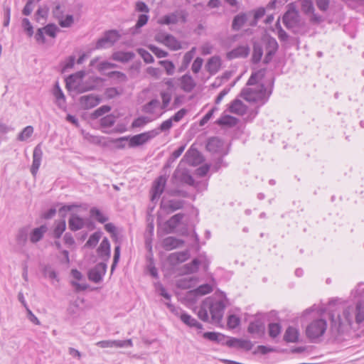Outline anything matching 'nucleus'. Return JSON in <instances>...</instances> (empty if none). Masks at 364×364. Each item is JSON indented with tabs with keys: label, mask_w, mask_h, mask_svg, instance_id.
Returning a JSON list of instances; mask_svg holds the SVG:
<instances>
[{
	"label": "nucleus",
	"mask_w": 364,
	"mask_h": 364,
	"mask_svg": "<svg viewBox=\"0 0 364 364\" xmlns=\"http://www.w3.org/2000/svg\"><path fill=\"white\" fill-rule=\"evenodd\" d=\"M225 308V301L213 300L210 297L206 298L201 304L198 316L203 321H208L209 319L208 311L211 315L212 321L219 323L222 320L224 310Z\"/></svg>",
	"instance_id": "nucleus-1"
},
{
	"label": "nucleus",
	"mask_w": 364,
	"mask_h": 364,
	"mask_svg": "<svg viewBox=\"0 0 364 364\" xmlns=\"http://www.w3.org/2000/svg\"><path fill=\"white\" fill-rule=\"evenodd\" d=\"M282 22L286 28L295 34H305L309 28L306 23L301 20L299 13L295 9H289L282 17Z\"/></svg>",
	"instance_id": "nucleus-2"
},
{
	"label": "nucleus",
	"mask_w": 364,
	"mask_h": 364,
	"mask_svg": "<svg viewBox=\"0 0 364 364\" xmlns=\"http://www.w3.org/2000/svg\"><path fill=\"white\" fill-rule=\"evenodd\" d=\"M270 93L267 95V89L263 84L257 85L256 87H245L240 92V97L250 102L264 104Z\"/></svg>",
	"instance_id": "nucleus-3"
},
{
	"label": "nucleus",
	"mask_w": 364,
	"mask_h": 364,
	"mask_svg": "<svg viewBox=\"0 0 364 364\" xmlns=\"http://www.w3.org/2000/svg\"><path fill=\"white\" fill-rule=\"evenodd\" d=\"M327 323L324 319H316L309 323L306 328V335L311 341L322 336L326 332Z\"/></svg>",
	"instance_id": "nucleus-4"
},
{
	"label": "nucleus",
	"mask_w": 364,
	"mask_h": 364,
	"mask_svg": "<svg viewBox=\"0 0 364 364\" xmlns=\"http://www.w3.org/2000/svg\"><path fill=\"white\" fill-rule=\"evenodd\" d=\"M159 134V131L154 129L133 136H129V146L132 148L142 145L156 136Z\"/></svg>",
	"instance_id": "nucleus-5"
},
{
	"label": "nucleus",
	"mask_w": 364,
	"mask_h": 364,
	"mask_svg": "<svg viewBox=\"0 0 364 364\" xmlns=\"http://www.w3.org/2000/svg\"><path fill=\"white\" fill-rule=\"evenodd\" d=\"M264 42L266 55L263 62L264 64H268L272 61L273 56L277 53L279 45L276 39L271 36L267 37L264 40Z\"/></svg>",
	"instance_id": "nucleus-6"
},
{
	"label": "nucleus",
	"mask_w": 364,
	"mask_h": 364,
	"mask_svg": "<svg viewBox=\"0 0 364 364\" xmlns=\"http://www.w3.org/2000/svg\"><path fill=\"white\" fill-rule=\"evenodd\" d=\"M107 271L106 262H100L88 272V279L95 282L99 283L102 280L103 276Z\"/></svg>",
	"instance_id": "nucleus-7"
},
{
	"label": "nucleus",
	"mask_w": 364,
	"mask_h": 364,
	"mask_svg": "<svg viewBox=\"0 0 364 364\" xmlns=\"http://www.w3.org/2000/svg\"><path fill=\"white\" fill-rule=\"evenodd\" d=\"M184 205V200H165L163 199L161 202V208L167 214H170L183 208Z\"/></svg>",
	"instance_id": "nucleus-8"
},
{
	"label": "nucleus",
	"mask_w": 364,
	"mask_h": 364,
	"mask_svg": "<svg viewBox=\"0 0 364 364\" xmlns=\"http://www.w3.org/2000/svg\"><path fill=\"white\" fill-rule=\"evenodd\" d=\"M167 178L165 176H160L158 177L156 181L154 182L152 188H151V200L154 201L156 198H159L160 196L163 193Z\"/></svg>",
	"instance_id": "nucleus-9"
},
{
	"label": "nucleus",
	"mask_w": 364,
	"mask_h": 364,
	"mask_svg": "<svg viewBox=\"0 0 364 364\" xmlns=\"http://www.w3.org/2000/svg\"><path fill=\"white\" fill-rule=\"evenodd\" d=\"M100 100L98 96L91 94L80 97L79 102L82 108L89 109L99 105Z\"/></svg>",
	"instance_id": "nucleus-10"
},
{
	"label": "nucleus",
	"mask_w": 364,
	"mask_h": 364,
	"mask_svg": "<svg viewBox=\"0 0 364 364\" xmlns=\"http://www.w3.org/2000/svg\"><path fill=\"white\" fill-rule=\"evenodd\" d=\"M43 157V151L41 144H38L33 149V163L31 167V172L33 176L38 173Z\"/></svg>",
	"instance_id": "nucleus-11"
},
{
	"label": "nucleus",
	"mask_w": 364,
	"mask_h": 364,
	"mask_svg": "<svg viewBox=\"0 0 364 364\" xmlns=\"http://www.w3.org/2000/svg\"><path fill=\"white\" fill-rule=\"evenodd\" d=\"M98 256L105 262H107L110 257V243L107 237H105L101 242L97 250Z\"/></svg>",
	"instance_id": "nucleus-12"
},
{
	"label": "nucleus",
	"mask_w": 364,
	"mask_h": 364,
	"mask_svg": "<svg viewBox=\"0 0 364 364\" xmlns=\"http://www.w3.org/2000/svg\"><path fill=\"white\" fill-rule=\"evenodd\" d=\"M355 311L354 306H350L344 309L342 315L338 316L339 325H343L346 323L350 326L353 322Z\"/></svg>",
	"instance_id": "nucleus-13"
},
{
	"label": "nucleus",
	"mask_w": 364,
	"mask_h": 364,
	"mask_svg": "<svg viewBox=\"0 0 364 364\" xmlns=\"http://www.w3.org/2000/svg\"><path fill=\"white\" fill-rule=\"evenodd\" d=\"M184 241L175 237H167L162 241V246L164 250L169 251L182 246Z\"/></svg>",
	"instance_id": "nucleus-14"
},
{
	"label": "nucleus",
	"mask_w": 364,
	"mask_h": 364,
	"mask_svg": "<svg viewBox=\"0 0 364 364\" xmlns=\"http://www.w3.org/2000/svg\"><path fill=\"white\" fill-rule=\"evenodd\" d=\"M179 80L181 88L186 92H191L196 85L193 78L188 74L183 75Z\"/></svg>",
	"instance_id": "nucleus-15"
},
{
	"label": "nucleus",
	"mask_w": 364,
	"mask_h": 364,
	"mask_svg": "<svg viewBox=\"0 0 364 364\" xmlns=\"http://www.w3.org/2000/svg\"><path fill=\"white\" fill-rule=\"evenodd\" d=\"M85 225V221L76 214H72L68 220L69 228L72 231H77L83 228Z\"/></svg>",
	"instance_id": "nucleus-16"
},
{
	"label": "nucleus",
	"mask_w": 364,
	"mask_h": 364,
	"mask_svg": "<svg viewBox=\"0 0 364 364\" xmlns=\"http://www.w3.org/2000/svg\"><path fill=\"white\" fill-rule=\"evenodd\" d=\"M265 326L262 321L257 319L250 323L247 331L250 333L261 336L264 333Z\"/></svg>",
	"instance_id": "nucleus-17"
},
{
	"label": "nucleus",
	"mask_w": 364,
	"mask_h": 364,
	"mask_svg": "<svg viewBox=\"0 0 364 364\" xmlns=\"http://www.w3.org/2000/svg\"><path fill=\"white\" fill-rule=\"evenodd\" d=\"M184 218V214L179 213L174 215H173L171 218H169L166 222V225L167 226V232L171 233L174 231V230L181 223V220Z\"/></svg>",
	"instance_id": "nucleus-18"
},
{
	"label": "nucleus",
	"mask_w": 364,
	"mask_h": 364,
	"mask_svg": "<svg viewBox=\"0 0 364 364\" xmlns=\"http://www.w3.org/2000/svg\"><path fill=\"white\" fill-rule=\"evenodd\" d=\"M221 65L220 58L218 56L210 58L205 65V68L211 75H214L219 70Z\"/></svg>",
	"instance_id": "nucleus-19"
},
{
	"label": "nucleus",
	"mask_w": 364,
	"mask_h": 364,
	"mask_svg": "<svg viewBox=\"0 0 364 364\" xmlns=\"http://www.w3.org/2000/svg\"><path fill=\"white\" fill-rule=\"evenodd\" d=\"M247 107L238 99L233 100L229 106V111L231 113L242 115L246 112Z\"/></svg>",
	"instance_id": "nucleus-20"
},
{
	"label": "nucleus",
	"mask_w": 364,
	"mask_h": 364,
	"mask_svg": "<svg viewBox=\"0 0 364 364\" xmlns=\"http://www.w3.org/2000/svg\"><path fill=\"white\" fill-rule=\"evenodd\" d=\"M48 228L46 225H42L39 228H34L30 234V240L32 243L39 242L44 234L47 232Z\"/></svg>",
	"instance_id": "nucleus-21"
},
{
	"label": "nucleus",
	"mask_w": 364,
	"mask_h": 364,
	"mask_svg": "<svg viewBox=\"0 0 364 364\" xmlns=\"http://www.w3.org/2000/svg\"><path fill=\"white\" fill-rule=\"evenodd\" d=\"M250 49L246 46H239L228 53V58L229 59H233L236 58H245L248 55Z\"/></svg>",
	"instance_id": "nucleus-22"
},
{
	"label": "nucleus",
	"mask_w": 364,
	"mask_h": 364,
	"mask_svg": "<svg viewBox=\"0 0 364 364\" xmlns=\"http://www.w3.org/2000/svg\"><path fill=\"white\" fill-rule=\"evenodd\" d=\"M53 94L55 97L57 105L60 108L65 107V97L59 85L58 82H56L54 85Z\"/></svg>",
	"instance_id": "nucleus-23"
},
{
	"label": "nucleus",
	"mask_w": 364,
	"mask_h": 364,
	"mask_svg": "<svg viewBox=\"0 0 364 364\" xmlns=\"http://www.w3.org/2000/svg\"><path fill=\"white\" fill-rule=\"evenodd\" d=\"M173 176L176 178L179 177L180 180L186 184L190 186L194 185V179L187 170H176Z\"/></svg>",
	"instance_id": "nucleus-24"
},
{
	"label": "nucleus",
	"mask_w": 364,
	"mask_h": 364,
	"mask_svg": "<svg viewBox=\"0 0 364 364\" xmlns=\"http://www.w3.org/2000/svg\"><path fill=\"white\" fill-rule=\"evenodd\" d=\"M178 11H176L175 12L165 15V16L161 17L158 20V23L161 25L176 24L178 23Z\"/></svg>",
	"instance_id": "nucleus-25"
},
{
	"label": "nucleus",
	"mask_w": 364,
	"mask_h": 364,
	"mask_svg": "<svg viewBox=\"0 0 364 364\" xmlns=\"http://www.w3.org/2000/svg\"><path fill=\"white\" fill-rule=\"evenodd\" d=\"M135 55L132 52H122L117 51L112 54V59L114 60L127 63L134 58Z\"/></svg>",
	"instance_id": "nucleus-26"
},
{
	"label": "nucleus",
	"mask_w": 364,
	"mask_h": 364,
	"mask_svg": "<svg viewBox=\"0 0 364 364\" xmlns=\"http://www.w3.org/2000/svg\"><path fill=\"white\" fill-rule=\"evenodd\" d=\"M181 320L189 327H196L198 329L203 328V325L200 323L186 313L181 314Z\"/></svg>",
	"instance_id": "nucleus-27"
},
{
	"label": "nucleus",
	"mask_w": 364,
	"mask_h": 364,
	"mask_svg": "<svg viewBox=\"0 0 364 364\" xmlns=\"http://www.w3.org/2000/svg\"><path fill=\"white\" fill-rule=\"evenodd\" d=\"M247 14L242 13L235 16L233 18L232 28L234 31H239L247 21Z\"/></svg>",
	"instance_id": "nucleus-28"
},
{
	"label": "nucleus",
	"mask_w": 364,
	"mask_h": 364,
	"mask_svg": "<svg viewBox=\"0 0 364 364\" xmlns=\"http://www.w3.org/2000/svg\"><path fill=\"white\" fill-rule=\"evenodd\" d=\"M189 257L188 251H182L172 253L169 255V259L171 262L181 263L187 260Z\"/></svg>",
	"instance_id": "nucleus-29"
},
{
	"label": "nucleus",
	"mask_w": 364,
	"mask_h": 364,
	"mask_svg": "<svg viewBox=\"0 0 364 364\" xmlns=\"http://www.w3.org/2000/svg\"><path fill=\"white\" fill-rule=\"evenodd\" d=\"M299 338V332L298 331L291 326H289L286 330V332L284 336V339L287 342L294 343L298 341Z\"/></svg>",
	"instance_id": "nucleus-30"
},
{
	"label": "nucleus",
	"mask_w": 364,
	"mask_h": 364,
	"mask_svg": "<svg viewBox=\"0 0 364 364\" xmlns=\"http://www.w3.org/2000/svg\"><path fill=\"white\" fill-rule=\"evenodd\" d=\"M28 235V228H22L18 230L16 237V242L20 246H24L27 242Z\"/></svg>",
	"instance_id": "nucleus-31"
},
{
	"label": "nucleus",
	"mask_w": 364,
	"mask_h": 364,
	"mask_svg": "<svg viewBox=\"0 0 364 364\" xmlns=\"http://www.w3.org/2000/svg\"><path fill=\"white\" fill-rule=\"evenodd\" d=\"M203 336L204 338L222 344L224 343L225 340V336L223 334L215 332H205L203 333Z\"/></svg>",
	"instance_id": "nucleus-32"
},
{
	"label": "nucleus",
	"mask_w": 364,
	"mask_h": 364,
	"mask_svg": "<svg viewBox=\"0 0 364 364\" xmlns=\"http://www.w3.org/2000/svg\"><path fill=\"white\" fill-rule=\"evenodd\" d=\"M90 216L100 223H105L109 218L97 208H92L90 210Z\"/></svg>",
	"instance_id": "nucleus-33"
},
{
	"label": "nucleus",
	"mask_w": 364,
	"mask_h": 364,
	"mask_svg": "<svg viewBox=\"0 0 364 364\" xmlns=\"http://www.w3.org/2000/svg\"><path fill=\"white\" fill-rule=\"evenodd\" d=\"M165 46L172 50H178L181 48V42L171 34L167 36Z\"/></svg>",
	"instance_id": "nucleus-34"
},
{
	"label": "nucleus",
	"mask_w": 364,
	"mask_h": 364,
	"mask_svg": "<svg viewBox=\"0 0 364 364\" xmlns=\"http://www.w3.org/2000/svg\"><path fill=\"white\" fill-rule=\"evenodd\" d=\"M237 119L232 116L230 115H224L219 118L216 123L221 126H234L237 124Z\"/></svg>",
	"instance_id": "nucleus-35"
},
{
	"label": "nucleus",
	"mask_w": 364,
	"mask_h": 364,
	"mask_svg": "<svg viewBox=\"0 0 364 364\" xmlns=\"http://www.w3.org/2000/svg\"><path fill=\"white\" fill-rule=\"evenodd\" d=\"M55 227L53 230V236L54 237L59 239L65 230L66 223L65 220H60L59 221H55Z\"/></svg>",
	"instance_id": "nucleus-36"
},
{
	"label": "nucleus",
	"mask_w": 364,
	"mask_h": 364,
	"mask_svg": "<svg viewBox=\"0 0 364 364\" xmlns=\"http://www.w3.org/2000/svg\"><path fill=\"white\" fill-rule=\"evenodd\" d=\"M263 55V49L260 44L255 43L253 46V52L252 61L253 63H257L260 61Z\"/></svg>",
	"instance_id": "nucleus-37"
},
{
	"label": "nucleus",
	"mask_w": 364,
	"mask_h": 364,
	"mask_svg": "<svg viewBox=\"0 0 364 364\" xmlns=\"http://www.w3.org/2000/svg\"><path fill=\"white\" fill-rule=\"evenodd\" d=\"M355 319L357 323H360L364 321V304L358 302L355 306Z\"/></svg>",
	"instance_id": "nucleus-38"
},
{
	"label": "nucleus",
	"mask_w": 364,
	"mask_h": 364,
	"mask_svg": "<svg viewBox=\"0 0 364 364\" xmlns=\"http://www.w3.org/2000/svg\"><path fill=\"white\" fill-rule=\"evenodd\" d=\"M220 146V140L217 137H212L208 139L206 148L209 151L216 152Z\"/></svg>",
	"instance_id": "nucleus-39"
},
{
	"label": "nucleus",
	"mask_w": 364,
	"mask_h": 364,
	"mask_svg": "<svg viewBox=\"0 0 364 364\" xmlns=\"http://www.w3.org/2000/svg\"><path fill=\"white\" fill-rule=\"evenodd\" d=\"M101 236H102L101 232L98 231V232H94L92 235H90V238L85 243V247H95L99 242V240H100Z\"/></svg>",
	"instance_id": "nucleus-40"
},
{
	"label": "nucleus",
	"mask_w": 364,
	"mask_h": 364,
	"mask_svg": "<svg viewBox=\"0 0 364 364\" xmlns=\"http://www.w3.org/2000/svg\"><path fill=\"white\" fill-rule=\"evenodd\" d=\"M301 9L306 15L315 11L312 0H301Z\"/></svg>",
	"instance_id": "nucleus-41"
},
{
	"label": "nucleus",
	"mask_w": 364,
	"mask_h": 364,
	"mask_svg": "<svg viewBox=\"0 0 364 364\" xmlns=\"http://www.w3.org/2000/svg\"><path fill=\"white\" fill-rule=\"evenodd\" d=\"M195 50L196 48H193L190 51L185 53L183 58V66L179 68V72L183 71L188 67L193 58Z\"/></svg>",
	"instance_id": "nucleus-42"
},
{
	"label": "nucleus",
	"mask_w": 364,
	"mask_h": 364,
	"mask_svg": "<svg viewBox=\"0 0 364 364\" xmlns=\"http://www.w3.org/2000/svg\"><path fill=\"white\" fill-rule=\"evenodd\" d=\"M160 102L158 100L154 99L143 106L142 110L145 113L154 114V110L159 107Z\"/></svg>",
	"instance_id": "nucleus-43"
},
{
	"label": "nucleus",
	"mask_w": 364,
	"mask_h": 364,
	"mask_svg": "<svg viewBox=\"0 0 364 364\" xmlns=\"http://www.w3.org/2000/svg\"><path fill=\"white\" fill-rule=\"evenodd\" d=\"M33 133V127L32 126H27L19 133L17 139L21 141H26L32 136Z\"/></svg>",
	"instance_id": "nucleus-44"
},
{
	"label": "nucleus",
	"mask_w": 364,
	"mask_h": 364,
	"mask_svg": "<svg viewBox=\"0 0 364 364\" xmlns=\"http://www.w3.org/2000/svg\"><path fill=\"white\" fill-rule=\"evenodd\" d=\"M213 291L212 287L208 284H202L199 286L198 288L195 289L193 291L196 296H203L207 294L210 293Z\"/></svg>",
	"instance_id": "nucleus-45"
},
{
	"label": "nucleus",
	"mask_w": 364,
	"mask_h": 364,
	"mask_svg": "<svg viewBox=\"0 0 364 364\" xmlns=\"http://www.w3.org/2000/svg\"><path fill=\"white\" fill-rule=\"evenodd\" d=\"M109 41V46H113L120 38V35L116 30L107 31L105 33Z\"/></svg>",
	"instance_id": "nucleus-46"
},
{
	"label": "nucleus",
	"mask_w": 364,
	"mask_h": 364,
	"mask_svg": "<svg viewBox=\"0 0 364 364\" xmlns=\"http://www.w3.org/2000/svg\"><path fill=\"white\" fill-rule=\"evenodd\" d=\"M42 28L46 35H48L52 38H55L56 33L58 31H60L59 28L55 24H53V23L48 24L47 26L43 27Z\"/></svg>",
	"instance_id": "nucleus-47"
},
{
	"label": "nucleus",
	"mask_w": 364,
	"mask_h": 364,
	"mask_svg": "<svg viewBox=\"0 0 364 364\" xmlns=\"http://www.w3.org/2000/svg\"><path fill=\"white\" fill-rule=\"evenodd\" d=\"M116 121V117L113 114H108L100 119V124L103 127H111Z\"/></svg>",
	"instance_id": "nucleus-48"
},
{
	"label": "nucleus",
	"mask_w": 364,
	"mask_h": 364,
	"mask_svg": "<svg viewBox=\"0 0 364 364\" xmlns=\"http://www.w3.org/2000/svg\"><path fill=\"white\" fill-rule=\"evenodd\" d=\"M95 87V85L89 84L87 82L79 83L75 86V90L78 93H83L90 90H94Z\"/></svg>",
	"instance_id": "nucleus-49"
},
{
	"label": "nucleus",
	"mask_w": 364,
	"mask_h": 364,
	"mask_svg": "<svg viewBox=\"0 0 364 364\" xmlns=\"http://www.w3.org/2000/svg\"><path fill=\"white\" fill-rule=\"evenodd\" d=\"M265 14V9L263 7H260L254 11V18L249 23L250 26H255L257 24V21L259 18L264 16Z\"/></svg>",
	"instance_id": "nucleus-50"
},
{
	"label": "nucleus",
	"mask_w": 364,
	"mask_h": 364,
	"mask_svg": "<svg viewBox=\"0 0 364 364\" xmlns=\"http://www.w3.org/2000/svg\"><path fill=\"white\" fill-rule=\"evenodd\" d=\"M281 332V326L277 323L269 324V335L272 338H276Z\"/></svg>",
	"instance_id": "nucleus-51"
},
{
	"label": "nucleus",
	"mask_w": 364,
	"mask_h": 364,
	"mask_svg": "<svg viewBox=\"0 0 364 364\" xmlns=\"http://www.w3.org/2000/svg\"><path fill=\"white\" fill-rule=\"evenodd\" d=\"M110 109H111V107L109 106H108V105H103V106L99 107L98 109H97L96 110H95L92 113L91 117L92 119H97V118L102 116L105 113H107L108 112H109Z\"/></svg>",
	"instance_id": "nucleus-52"
},
{
	"label": "nucleus",
	"mask_w": 364,
	"mask_h": 364,
	"mask_svg": "<svg viewBox=\"0 0 364 364\" xmlns=\"http://www.w3.org/2000/svg\"><path fill=\"white\" fill-rule=\"evenodd\" d=\"M263 77V73L262 70H259L257 72L252 73L251 76L250 77L247 85L251 86V85H255L257 84L258 80L261 79Z\"/></svg>",
	"instance_id": "nucleus-53"
},
{
	"label": "nucleus",
	"mask_w": 364,
	"mask_h": 364,
	"mask_svg": "<svg viewBox=\"0 0 364 364\" xmlns=\"http://www.w3.org/2000/svg\"><path fill=\"white\" fill-rule=\"evenodd\" d=\"M133 343L132 339L127 340H113V347L114 348H128L132 347Z\"/></svg>",
	"instance_id": "nucleus-54"
},
{
	"label": "nucleus",
	"mask_w": 364,
	"mask_h": 364,
	"mask_svg": "<svg viewBox=\"0 0 364 364\" xmlns=\"http://www.w3.org/2000/svg\"><path fill=\"white\" fill-rule=\"evenodd\" d=\"M162 99L161 109H165L171 100V93L169 92L162 91L160 93Z\"/></svg>",
	"instance_id": "nucleus-55"
},
{
	"label": "nucleus",
	"mask_w": 364,
	"mask_h": 364,
	"mask_svg": "<svg viewBox=\"0 0 364 364\" xmlns=\"http://www.w3.org/2000/svg\"><path fill=\"white\" fill-rule=\"evenodd\" d=\"M138 53L141 55L145 63H151L154 61L153 56L144 48H139L137 50Z\"/></svg>",
	"instance_id": "nucleus-56"
},
{
	"label": "nucleus",
	"mask_w": 364,
	"mask_h": 364,
	"mask_svg": "<svg viewBox=\"0 0 364 364\" xmlns=\"http://www.w3.org/2000/svg\"><path fill=\"white\" fill-rule=\"evenodd\" d=\"M159 63L161 65H163L168 75H171L173 74L175 65L173 62L169 60H161Z\"/></svg>",
	"instance_id": "nucleus-57"
},
{
	"label": "nucleus",
	"mask_w": 364,
	"mask_h": 364,
	"mask_svg": "<svg viewBox=\"0 0 364 364\" xmlns=\"http://www.w3.org/2000/svg\"><path fill=\"white\" fill-rule=\"evenodd\" d=\"M149 48L156 55L157 58H165L168 56V52L158 48L154 45H149Z\"/></svg>",
	"instance_id": "nucleus-58"
},
{
	"label": "nucleus",
	"mask_w": 364,
	"mask_h": 364,
	"mask_svg": "<svg viewBox=\"0 0 364 364\" xmlns=\"http://www.w3.org/2000/svg\"><path fill=\"white\" fill-rule=\"evenodd\" d=\"M200 261L198 259H194L191 263L185 265V267L188 273L196 272L198 270Z\"/></svg>",
	"instance_id": "nucleus-59"
},
{
	"label": "nucleus",
	"mask_w": 364,
	"mask_h": 364,
	"mask_svg": "<svg viewBox=\"0 0 364 364\" xmlns=\"http://www.w3.org/2000/svg\"><path fill=\"white\" fill-rule=\"evenodd\" d=\"M317 8L323 12H326L330 6V0H315Z\"/></svg>",
	"instance_id": "nucleus-60"
},
{
	"label": "nucleus",
	"mask_w": 364,
	"mask_h": 364,
	"mask_svg": "<svg viewBox=\"0 0 364 364\" xmlns=\"http://www.w3.org/2000/svg\"><path fill=\"white\" fill-rule=\"evenodd\" d=\"M43 274L45 277H48L50 279H55L58 281V275L56 272L49 266H46L43 269Z\"/></svg>",
	"instance_id": "nucleus-61"
},
{
	"label": "nucleus",
	"mask_w": 364,
	"mask_h": 364,
	"mask_svg": "<svg viewBox=\"0 0 364 364\" xmlns=\"http://www.w3.org/2000/svg\"><path fill=\"white\" fill-rule=\"evenodd\" d=\"M186 146L183 145L175 150L168 159V164L173 163L176 159H178L183 152Z\"/></svg>",
	"instance_id": "nucleus-62"
},
{
	"label": "nucleus",
	"mask_w": 364,
	"mask_h": 364,
	"mask_svg": "<svg viewBox=\"0 0 364 364\" xmlns=\"http://www.w3.org/2000/svg\"><path fill=\"white\" fill-rule=\"evenodd\" d=\"M74 22L73 15H67L65 18L59 19V25L63 28H69L72 26Z\"/></svg>",
	"instance_id": "nucleus-63"
},
{
	"label": "nucleus",
	"mask_w": 364,
	"mask_h": 364,
	"mask_svg": "<svg viewBox=\"0 0 364 364\" xmlns=\"http://www.w3.org/2000/svg\"><path fill=\"white\" fill-rule=\"evenodd\" d=\"M240 323V318L235 315H230L228 318V326L230 328H235Z\"/></svg>",
	"instance_id": "nucleus-64"
}]
</instances>
